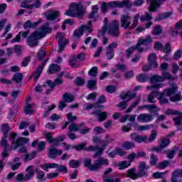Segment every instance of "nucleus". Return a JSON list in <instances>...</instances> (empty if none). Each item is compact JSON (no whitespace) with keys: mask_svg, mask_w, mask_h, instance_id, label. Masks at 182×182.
<instances>
[{"mask_svg":"<svg viewBox=\"0 0 182 182\" xmlns=\"http://www.w3.org/2000/svg\"><path fill=\"white\" fill-rule=\"evenodd\" d=\"M1 131L4 136H6V134H8V132H9V125H8V124L1 125Z\"/></svg>","mask_w":182,"mask_h":182,"instance_id":"obj_51","label":"nucleus"},{"mask_svg":"<svg viewBox=\"0 0 182 182\" xmlns=\"http://www.w3.org/2000/svg\"><path fill=\"white\" fill-rule=\"evenodd\" d=\"M143 109H147L149 112H159L160 110V108H157L155 105H142L139 107V110Z\"/></svg>","mask_w":182,"mask_h":182,"instance_id":"obj_33","label":"nucleus"},{"mask_svg":"<svg viewBox=\"0 0 182 182\" xmlns=\"http://www.w3.org/2000/svg\"><path fill=\"white\" fill-rule=\"evenodd\" d=\"M157 82H164V78L160 75H154L151 77V83H156Z\"/></svg>","mask_w":182,"mask_h":182,"instance_id":"obj_47","label":"nucleus"},{"mask_svg":"<svg viewBox=\"0 0 182 182\" xmlns=\"http://www.w3.org/2000/svg\"><path fill=\"white\" fill-rule=\"evenodd\" d=\"M97 11H99V7L97 5H95L92 8V12L88 15L89 19H93L96 14H97Z\"/></svg>","mask_w":182,"mask_h":182,"instance_id":"obj_45","label":"nucleus"},{"mask_svg":"<svg viewBox=\"0 0 182 182\" xmlns=\"http://www.w3.org/2000/svg\"><path fill=\"white\" fill-rule=\"evenodd\" d=\"M26 171L28 174H26L23 176L22 173H19L16 176V180L18 182H22V181H28V180H31L32 177H33V175L35 174V171H33V166H29Z\"/></svg>","mask_w":182,"mask_h":182,"instance_id":"obj_12","label":"nucleus"},{"mask_svg":"<svg viewBox=\"0 0 182 182\" xmlns=\"http://www.w3.org/2000/svg\"><path fill=\"white\" fill-rule=\"evenodd\" d=\"M117 48V42H113L106 48V55L108 60L114 58V49Z\"/></svg>","mask_w":182,"mask_h":182,"instance_id":"obj_16","label":"nucleus"},{"mask_svg":"<svg viewBox=\"0 0 182 182\" xmlns=\"http://www.w3.org/2000/svg\"><path fill=\"white\" fill-rule=\"evenodd\" d=\"M181 55H182V50H178L173 54V59L175 60H178V59L181 58Z\"/></svg>","mask_w":182,"mask_h":182,"instance_id":"obj_63","label":"nucleus"},{"mask_svg":"<svg viewBox=\"0 0 182 182\" xmlns=\"http://www.w3.org/2000/svg\"><path fill=\"white\" fill-rule=\"evenodd\" d=\"M42 22V19H39L38 21L34 22L32 23V21L31 20H28L25 22L23 25L24 29H31V28H36L39 23Z\"/></svg>","mask_w":182,"mask_h":182,"instance_id":"obj_30","label":"nucleus"},{"mask_svg":"<svg viewBox=\"0 0 182 182\" xmlns=\"http://www.w3.org/2000/svg\"><path fill=\"white\" fill-rule=\"evenodd\" d=\"M150 129H154V125L153 124H149L147 125L139 126L137 128L138 132H147Z\"/></svg>","mask_w":182,"mask_h":182,"instance_id":"obj_38","label":"nucleus"},{"mask_svg":"<svg viewBox=\"0 0 182 182\" xmlns=\"http://www.w3.org/2000/svg\"><path fill=\"white\" fill-rule=\"evenodd\" d=\"M92 21H87V25H82L78 29L75 30L74 31V38H80V36L83 35L84 32H85L87 35H89V33H92V32H93V26H92Z\"/></svg>","mask_w":182,"mask_h":182,"instance_id":"obj_7","label":"nucleus"},{"mask_svg":"<svg viewBox=\"0 0 182 182\" xmlns=\"http://www.w3.org/2000/svg\"><path fill=\"white\" fill-rule=\"evenodd\" d=\"M84 107L85 108L86 110H90V109H93V107H98L99 109H105V107L101 105H93L92 104H88V103H85L84 105Z\"/></svg>","mask_w":182,"mask_h":182,"instance_id":"obj_48","label":"nucleus"},{"mask_svg":"<svg viewBox=\"0 0 182 182\" xmlns=\"http://www.w3.org/2000/svg\"><path fill=\"white\" fill-rule=\"evenodd\" d=\"M70 167H72V168H77L79 166H80V161H75V160H71L69 163Z\"/></svg>","mask_w":182,"mask_h":182,"instance_id":"obj_50","label":"nucleus"},{"mask_svg":"<svg viewBox=\"0 0 182 182\" xmlns=\"http://www.w3.org/2000/svg\"><path fill=\"white\" fill-rule=\"evenodd\" d=\"M35 157H36V151H33L30 154L25 155V160H26V161H29L35 159Z\"/></svg>","mask_w":182,"mask_h":182,"instance_id":"obj_53","label":"nucleus"},{"mask_svg":"<svg viewBox=\"0 0 182 182\" xmlns=\"http://www.w3.org/2000/svg\"><path fill=\"white\" fill-rule=\"evenodd\" d=\"M63 83V80L61 78L58 77L54 80L53 82L50 80H47V85L46 86V87H50V90H53V87H55L58 85H62Z\"/></svg>","mask_w":182,"mask_h":182,"instance_id":"obj_29","label":"nucleus"},{"mask_svg":"<svg viewBox=\"0 0 182 182\" xmlns=\"http://www.w3.org/2000/svg\"><path fill=\"white\" fill-rule=\"evenodd\" d=\"M161 77H164V80H166V79H168V80H173V76H171V75H170L169 73L167 72H164L162 73V76H161Z\"/></svg>","mask_w":182,"mask_h":182,"instance_id":"obj_62","label":"nucleus"},{"mask_svg":"<svg viewBox=\"0 0 182 182\" xmlns=\"http://www.w3.org/2000/svg\"><path fill=\"white\" fill-rule=\"evenodd\" d=\"M158 134L157 132H152L149 137L146 136V143H153L157 138Z\"/></svg>","mask_w":182,"mask_h":182,"instance_id":"obj_39","label":"nucleus"},{"mask_svg":"<svg viewBox=\"0 0 182 182\" xmlns=\"http://www.w3.org/2000/svg\"><path fill=\"white\" fill-rule=\"evenodd\" d=\"M69 132H79L80 130V125L76 124H71L69 127Z\"/></svg>","mask_w":182,"mask_h":182,"instance_id":"obj_49","label":"nucleus"},{"mask_svg":"<svg viewBox=\"0 0 182 182\" xmlns=\"http://www.w3.org/2000/svg\"><path fill=\"white\" fill-rule=\"evenodd\" d=\"M89 76L95 77L97 75V67H92L88 72Z\"/></svg>","mask_w":182,"mask_h":182,"instance_id":"obj_52","label":"nucleus"},{"mask_svg":"<svg viewBox=\"0 0 182 182\" xmlns=\"http://www.w3.org/2000/svg\"><path fill=\"white\" fill-rule=\"evenodd\" d=\"M59 11L51 9L46 13V18L47 21H55L57 18H59Z\"/></svg>","mask_w":182,"mask_h":182,"instance_id":"obj_21","label":"nucleus"},{"mask_svg":"<svg viewBox=\"0 0 182 182\" xmlns=\"http://www.w3.org/2000/svg\"><path fill=\"white\" fill-rule=\"evenodd\" d=\"M153 42V38L151 37L148 36L146 38H139V43L137 46L138 52H143V48H141V45H150Z\"/></svg>","mask_w":182,"mask_h":182,"instance_id":"obj_23","label":"nucleus"},{"mask_svg":"<svg viewBox=\"0 0 182 182\" xmlns=\"http://www.w3.org/2000/svg\"><path fill=\"white\" fill-rule=\"evenodd\" d=\"M171 102H180V100H182L181 93L178 92L175 96L170 98Z\"/></svg>","mask_w":182,"mask_h":182,"instance_id":"obj_57","label":"nucleus"},{"mask_svg":"<svg viewBox=\"0 0 182 182\" xmlns=\"http://www.w3.org/2000/svg\"><path fill=\"white\" fill-rule=\"evenodd\" d=\"M133 18L127 15H123L121 16V26L124 28V29H129V28L133 29V28H136L137 26V18L136 17L134 18V22L132 26H130V23Z\"/></svg>","mask_w":182,"mask_h":182,"instance_id":"obj_8","label":"nucleus"},{"mask_svg":"<svg viewBox=\"0 0 182 182\" xmlns=\"http://www.w3.org/2000/svg\"><path fill=\"white\" fill-rule=\"evenodd\" d=\"M150 166L146 164V162L139 163V172L137 174V177H144L147 176V172L144 171L145 170H149Z\"/></svg>","mask_w":182,"mask_h":182,"instance_id":"obj_25","label":"nucleus"},{"mask_svg":"<svg viewBox=\"0 0 182 182\" xmlns=\"http://www.w3.org/2000/svg\"><path fill=\"white\" fill-rule=\"evenodd\" d=\"M176 92H177V87H173L171 89L168 88L165 90L163 92H156V95H159L158 100L161 105H167L168 103V98H166V96H173Z\"/></svg>","mask_w":182,"mask_h":182,"instance_id":"obj_6","label":"nucleus"},{"mask_svg":"<svg viewBox=\"0 0 182 182\" xmlns=\"http://www.w3.org/2000/svg\"><path fill=\"white\" fill-rule=\"evenodd\" d=\"M162 50L164 53H166V54L170 53V52H171V45H170V43L165 44Z\"/></svg>","mask_w":182,"mask_h":182,"instance_id":"obj_58","label":"nucleus"},{"mask_svg":"<svg viewBox=\"0 0 182 182\" xmlns=\"http://www.w3.org/2000/svg\"><path fill=\"white\" fill-rule=\"evenodd\" d=\"M97 146H90L86 147V143H82L79 145H74V149L77 151H80L82 150H86L87 151H96Z\"/></svg>","mask_w":182,"mask_h":182,"instance_id":"obj_20","label":"nucleus"},{"mask_svg":"<svg viewBox=\"0 0 182 182\" xmlns=\"http://www.w3.org/2000/svg\"><path fill=\"white\" fill-rule=\"evenodd\" d=\"M137 143H147V136L146 135L137 136Z\"/></svg>","mask_w":182,"mask_h":182,"instance_id":"obj_54","label":"nucleus"},{"mask_svg":"<svg viewBox=\"0 0 182 182\" xmlns=\"http://www.w3.org/2000/svg\"><path fill=\"white\" fill-rule=\"evenodd\" d=\"M152 18L151 14L145 13L144 16H141L140 20L141 22H144V21H151Z\"/></svg>","mask_w":182,"mask_h":182,"instance_id":"obj_60","label":"nucleus"},{"mask_svg":"<svg viewBox=\"0 0 182 182\" xmlns=\"http://www.w3.org/2000/svg\"><path fill=\"white\" fill-rule=\"evenodd\" d=\"M53 134L52 132H48L45 134V137L48 140V143H51V144H54L55 146H59V143H60V141H63V140H65L64 135H62L57 138L53 139L52 137Z\"/></svg>","mask_w":182,"mask_h":182,"instance_id":"obj_15","label":"nucleus"},{"mask_svg":"<svg viewBox=\"0 0 182 182\" xmlns=\"http://www.w3.org/2000/svg\"><path fill=\"white\" fill-rule=\"evenodd\" d=\"M92 159H86L85 160V166L88 167L91 171H97L100 168H102V166H109V160L105 158H100L97 159L93 165H90Z\"/></svg>","mask_w":182,"mask_h":182,"instance_id":"obj_4","label":"nucleus"},{"mask_svg":"<svg viewBox=\"0 0 182 182\" xmlns=\"http://www.w3.org/2000/svg\"><path fill=\"white\" fill-rule=\"evenodd\" d=\"M56 39H58V52H63L66 46V38H65V34L63 33H58L56 36Z\"/></svg>","mask_w":182,"mask_h":182,"instance_id":"obj_17","label":"nucleus"},{"mask_svg":"<svg viewBox=\"0 0 182 182\" xmlns=\"http://www.w3.org/2000/svg\"><path fill=\"white\" fill-rule=\"evenodd\" d=\"M41 1L39 0H37L34 4H31V0H27L21 3V7L32 9V8H41Z\"/></svg>","mask_w":182,"mask_h":182,"instance_id":"obj_24","label":"nucleus"},{"mask_svg":"<svg viewBox=\"0 0 182 182\" xmlns=\"http://www.w3.org/2000/svg\"><path fill=\"white\" fill-rule=\"evenodd\" d=\"M113 141V139H110L109 136H107L105 140H101L100 144L102 146V147H97V151L94 154L93 157L94 159H96V157H101L102 154H103V150H105V147L109 146L110 143Z\"/></svg>","mask_w":182,"mask_h":182,"instance_id":"obj_11","label":"nucleus"},{"mask_svg":"<svg viewBox=\"0 0 182 182\" xmlns=\"http://www.w3.org/2000/svg\"><path fill=\"white\" fill-rule=\"evenodd\" d=\"M136 97V94L132 92H128L127 93H124L121 95V99L122 100H126V102H120L117 107H120L122 109H126L127 107V102L129 100H132V99H134Z\"/></svg>","mask_w":182,"mask_h":182,"instance_id":"obj_13","label":"nucleus"},{"mask_svg":"<svg viewBox=\"0 0 182 182\" xmlns=\"http://www.w3.org/2000/svg\"><path fill=\"white\" fill-rule=\"evenodd\" d=\"M48 63V59L46 60L41 65H39L36 70V71L34 73V80L35 82H38V79L41 77V75H42V72L43 70V68H45V65Z\"/></svg>","mask_w":182,"mask_h":182,"instance_id":"obj_27","label":"nucleus"},{"mask_svg":"<svg viewBox=\"0 0 182 182\" xmlns=\"http://www.w3.org/2000/svg\"><path fill=\"white\" fill-rule=\"evenodd\" d=\"M45 55H46V52L45 51V50L41 49L38 51L37 59L38 60H42V59H43V58L45 57Z\"/></svg>","mask_w":182,"mask_h":182,"instance_id":"obj_61","label":"nucleus"},{"mask_svg":"<svg viewBox=\"0 0 182 182\" xmlns=\"http://www.w3.org/2000/svg\"><path fill=\"white\" fill-rule=\"evenodd\" d=\"M108 21L109 18L105 17L104 19V26L100 31L101 35L104 36L107 31V33L111 35V36H119V21L114 20L109 23V26H107Z\"/></svg>","mask_w":182,"mask_h":182,"instance_id":"obj_2","label":"nucleus"},{"mask_svg":"<svg viewBox=\"0 0 182 182\" xmlns=\"http://www.w3.org/2000/svg\"><path fill=\"white\" fill-rule=\"evenodd\" d=\"M131 165H132L131 161H122L118 164V167L119 170H124V168H127L128 167H130Z\"/></svg>","mask_w":182,"mask_h":182,"instance_id":"obj_37","label":"nucleus"},{"mask_svg":"<svg viewBox=\"0 0 182 182\" xmlns=\"http://www.w3.org/2000/svg\"><path fill=\"white\" fill-rule=\"evenodd\" d=\"M23 79V75L21 73H16L14 77L13 80L16 82L19 86H21V83H22V80Z\"/></svg>","mask_w":182,"mask_h":182,"instance_id":"obj_36","label":"nucleus"},{"mask_svg":"<svg viewBox=\"0 0 182 182\" xmlns=\"http://www.w3.org/2000/svg\"><path fill=\"white\" fill-rule=\"evenodd\" d=\"M169 144L170 139H168V136H166L161 139V143L159 145H161V147L166 149V147H167V146H168Z\"/></svg>","mask_w":182,"mask_h":182,"instance_id":"obj_43","label":"nucleus"},{"mask_svg":"<svg viewBox=\"0 0 182 182\" xmlns=\"http://www.w3.org/2000/svg\"><path fill=\"white\" fill-rule=\"evenodd\" d=\"M138 122L140 123H150L153 120V115L149 114H141L138 116Z\"/></svg>","mask_w":182,"mask_h":182,"instance_id":"obj_26","label":"nucleus"},{"mask_svg":"<svg viewBox=\"0 0 182 182\" xmlns=\"http://www.w3.org/2000/svg\"><path fill=\"white\" fill-rule=\"evenodd\" d=\"M123 149H125V150H130V149H133L134 147V144L129 141H126L122 145Z\"/></svg>","mask_w":182,"mask_h":182,"instance_id":"obj_56","label":"nucleus"},{"mask_svg":"<svg viewBox=\"0 0 182 182\" xmlns=\"http://www.w3.org/2000/svg\"><path fill=\"white\" fill-rule=\"evenodd\" d=\"M65 15L71 18H79L80 19L85 15L83 6L80 3H72L68 10L65 11Z\"/></svg>","mask_w":182,"mask_h":182,"instance_id":"obj_3","label":"nucleus"},{"mask_svg":"<svg viewBox=\"0 0 182 182\" xmlns=\"http://www.w3.org/2000/svg\"><path fill=\"white\" fill-rule=\"evenodd\" d=\"M63 153V151L61 149H58L53 146H51L47 152V154L50 159H56L58 156H60Z\"/></svg>","mask_w":182,"mask_h":182,"instance_id":"obj_19","label":"nucleus"},{"mask_svg":"<svg viewBox=\"0 0 182 182\" xmlns=\"http://www.w3.org/2000/svg\"><path fill=\"white\" fill-rule=\"evenodd\" d=\"M167 0H146V3L149 5V12H157V9L160 8L163 2H166Z\"/></svg>","mask_w":182,"mask_h":182,"instance_id":"obj_14","label":"nucleus"},{"mask_svg":"<svg viewBox=\"0 0 182 182\" xmlns=\"http://www.w3.org/2000/svg\"><path fill=\"white\" fill-rule=\"evenodd\" d=\"M92 114H95L97 117L99 122H105L106 119L107 118V112H102L100 111H95L92 112Z\"/></svg>","mask_w":182,"mask_h":182,"instance_id":"obj_32","label":"nucleus"},{"mask_svg":"<svg viewBox=\"0 0 182 182\" xmlns=\"http://www.w3.org/2000/svg\"><path fill=\"white\" fill-rule=\"evenodd\" d=\"M163 32V28L161 26H156L154 28L153 34L154 35H160Z\"/></svg>","mask_w":182,"mask_h":182,"instance_id":"obj_55","label":"nucleus"},{"mask_svg":"<svg viewBox=\"0 0 182 182\" xmlns=\"http://www.w3.org/2000/svg\"><path fill=\"white\" fill-rule=\"evenodd\" d=\"M63 100L64 102H68L70 103V102H73V100H75V97H73V95L72 94L65 92L63 95Z\"/></svg>","mask_w":182,"mask_h":182,"instance_id":"obj_40","label":"nucleus"},{"mask_svg":"<svg viewBox=\"0 0 182 182\" xmlns=\"http://www.w3.org/2000/svg\"><path fill=\"white\" fill-rule=\"evenodd\" d=\"M157 54L156 53H151L148 56V63L151 66V68H153V69H156V68H159V63H157Z\"/></svg>","mask_w":182,"mask_h":182,"instance_id":"obj_22","label":"nucleus"},{"mask_svg":"<svg viewBox=\"0 0 182 182\" xmlns=\"http://www.w3.org/2000/svg\"><path fill=\"white\" fill-rule=\"evenodd\" d=\"M52 32V28L49 27V24H45L38 28L27 40L28 46L33 48L38 46V40L45 38L48 33Z\"/></svg>","mask_w":182,"mask_h":182,"instance_id":"obj_1","label":"nucleus"},{"mask_svg":"<svg viewBox=\"0 0 182 182\" xmlns=\"http://www.w3.org/2000/svg\"><path fill=\"white\" fill-rule=\"evenodd\" d=\"M59 70H60V67L57 64H51L48 69V72L50 75H53V73H56V72H59Z\"/></svg>","mask_w":182,"mask_h":182,"instance_id":"obj_35","label":"nucleus"},{"mask_svg":"<svg viewBox=\"0 0 182 182\" xmlns=\"http://www.w3.org/2000/svg\"><path fill=\"white\" fill-rule=\"evenodd\" d=\"M18 134L15 132H12L10 134V137L12 139L11 141V150H16L19 146H22V144H25V143H28L29 139L28 138H18L16 141H15V137H16Z\"/></svg>","mask_w":182,"mask_h":182,"instance_id":"obj_9","label":"nucleus"},{"mask_svg":"<svg viewBox=\"0 0 182 182\" xmlns=\"http://www.w3.org/2000/svg\"><path fill=\"white\" fill-rule=\"evenodd\" d=\"M182 29V20L178 21L176 26L175 28L172 29L173 35H177V33H179L178 31Z\"/></svg>","mask_w":182,"mask_h":182,"instance_id":"obj_42","label":"nucleus"},{"mask_svg":"<svg viewBox=\"0 0 182 182\" xmlns=\"http://www.w3.org/2000/svg\"><path fill=\"white\" fill-rule=\"evenodd\" d=\"M46 86H48V83L46 82V85H38L36 88L35 90L36 92H38V93H41V92H42V90H43V89L46 90V95H49V93H50V87H46Z\"/></svg>","mask_w":182,"mask_h":182,"instance_id":"obj_34","label":"nucleus"},{"mask_svg":"<svg viewBox=\"0 0 182 182\" xmlns=\"http://www.w3.org/2000/svg\"><path fill=\"white\" fill-rule=\"evenodd\" d=\"M0 146L1 147H4V150L3 153L1 154L3 160L6 159V157L9 156V153H8V149L9 147V145L8 144V141L6 140V136H4L0 141Z\"/></svg>","mask_w":182,"mask_h":182,"instance_id":"obj_18","label":"nucleus"},{"mask_svg":"<svg viewBox=\"0 0 182 182\" xmlns=\"http://www.w3.org/2000/svg\"><path fill=\"white\" fill-rule=\"evenodd\" d=\"M33 104H27L24 107L26 114H32L33 113Z\"/></svg>","mask_w":182,"mask_h":182,"instance_id":"obj_41","label":"nucleus"},{"mask_svg":"<svg viewBox=\"0 0 182 182\" xmlns=\"http://www.w3.org/2000/svg\"><path fill=\"white\" fill-rule=\"evenodd\" d=\"M108 6H112L113 8L117 6L118 8H130L132 6V4L128 0H124L122 2L119 1H111L108 4L106 3H102L101 11L102 12L106 13L107 11Z\"/></svg>","mask_w":182,"mask_h":182,"instance_id":"obj_5","label":"nucleus"},{"mask_svg":"<svg viewBox=\"0 0 182 182\" xmlns=\"http://www.w3.org/2000/svg\"><path fill=\"white\" fill-rule=\"evenodd\" d=\"M19 109V107L18 105H14L9 111L8 117L9 120H14L15 117H16V114H18V110Z\"/></svg>","mask_w":182,"mask_h":182,"instance_id":"obj_31","label":"nucleus"},{"mask_svg":"<svg viewBox=\"0 0 182 182\" xmlns=\"http://www.w3.org/2000/svg\"><path fill=\"white\" fill-rule=\"evenodd\" d=\"M160 87H163V84H156L147 87V89L152 90L151 93H150L148 96V102H149V103H155L156 100L154 99H156V97L159 96V94L156 93H160L158 91Z\"/></svg>","mask_w":182,"mask_h":182,"instance_id":"obj_10","label":"nucleus"},{"mask_svg":"<svg viewBox=\"0 0 182 182\" xmlns=\"http://www.w3.org/2000/svg\"><path fill=\"white\" fill-rule=\"evenodd\" d=\"M85 59H86V56L85 53H80V54H78L76 56V58L70 60L69 61V63L70 66H72L73 68H77V65H76V62H77V60H85Z\"/></svg>","mask_w":182,"mask_h":182,"instance_id":"obj_28","label":"nucleus"},{"mask_svg":"<svg viewBox=\"0 0 182 182\" xmlns=\"http://www.w3.org/2000/svg\"><path fill=\"white\" fill-rule=\"evenodd\" d=\"M103 182H120V178H107L104 179Z\"/></svg>","mask_w":182,"mask_h":182,"instance_id":"obj_64","label":"nucleus"},{"mask_svg":"<svg viewBox=\"0 0 182 182\" xmlns=\"http://www.w3.org/2000/svg\"><path fill=\"white\" fill-rule=\"evenodd\" d=\"M127 176L130 178H132V180H136L137 178V173L136 172V168L128 170Z\"/></svg>","mask_w":182,"mask_h":182,"instance_id":"obj_44","label":"nucleus"},{"mask_svg":"<svg viewBox=\"0 0 182 182\" xmlns=\"http://www.w3.org/2000/svg\"><path fill=\"white\" fill-rule=\"evenodd\" d=\"M96 80H90L87 82L88 89H90L91 90H95L97 89V87H96Z\"/></svg>","mask_w":182,"mask_h":182,"instance_id":"obj_46","label":"nucleus"},{"mask_svg":"<svg viewBox=\"0 0 182 182\" xmlns=\"http://www.w3.org/2000/svg\"><path fill=\"white\" fill-rule=\"evenodd\" d=\"M136 49H137V46H134L133 47L129 48L127 50V56L128 59L130 58V55H132V53H133V52H134V50H136Z\"/></svg>","mask_w":182,"mask_h":182,"instance_id":"obj_59","label":"nucleus"}]
</instances>
